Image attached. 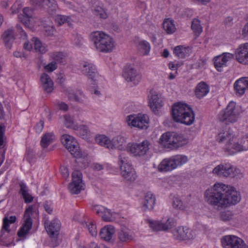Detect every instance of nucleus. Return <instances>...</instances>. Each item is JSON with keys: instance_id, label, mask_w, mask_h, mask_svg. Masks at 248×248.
Here are the masks:
<instances>
[{"instance_id": "1", "label": "nucleus", "mask_w": 248, "mask_h": 248, "mask_svg": "<svg viewBox=\"0 0 248 248\" xmlns=\"http://www.w3.org/2000/svg\"><path fill=\"white\" fill-rule=\"evenodd\" d=\"M216 140L219 143H225L224 149L230 155L248 150V135L238 139L230 128H226L220 132L216 137Z\"/></svg>"}, {"instance_id": "2", "label": "nucleus", "mask_w": 248, "mask_h": 248, "mask_svg": "<svg viewBox=\"0 0 248 248\" xmlns=\"http://www.w3.org/2000/svg\"><path fill=\"white\" fill-rule=\"evenodd\" d=\"M227 190V185L221 183H216L205 190L204 194L205 200L215 209L220 210L226 208L227 200H224V194Z\"/></svg>"}, {"instance_id": "3", "label": "nucleus", "mask_w": 248, "mask_h": 248, "mask_svg": "<svg viewBox=\"0 0 248 248\" xmlns=\"http://www.w3.org/2000/svg\"><path fill=\"white\" fill-rule=\"evenodd\" d=\"M172 116L176 122L189 125L195 120V116L191 108L186 104L178 103L172 108Z\"/></svg>"}, {"instance_id": "4", "label": "nucleus", "mask_w": 248, "mask_h": 248, "mask_svg": "<svg viewBox=\"0 0 248 248\" xmlns=\"http://www.w3.org/2000/svg\"><path fill=\"white\" fill-rule=\"evenodd\" d=\"M92 41L96 49L101 52L110 53L115 47L113 39L102 31H96L91 34Z\"/></svg>"}, {"instance_id": "5", "label": "nucleus", "mask_w": 248, "mask_h": 248, "mask_svg": "<svg viewBox=\"0 0 248 248\" xmlns=\"http://www.w3.org/2000/svg\"><path fill=\"white\" fill-rule=\"evenodd\" d=\"M239 115L238 108L235 103L230 102L226 108L221 110L218 115V119L226 124L236 122Z\"/></svg>"}, {"instance_id": "6", "label": "nucleus", "mask_w": 248, "mask_h": 248, "mask_svg": "<svg viewBox=\"0 0 248 248\" xmlns=\"http://www.w3.org/2000/svg\"><path fill=\"white\" fill-rule=\"evenodd\" d=\"M213 173L219 177H234L238 176L240 170L230 164H220L217 166L212 170Z\"/></svg>"}, {"instance_id": "7", "label": "nucleus", "mask_w": 248, "mask_h": 248, "mask_svg": "<svg viewBox=\"0 0 248 248\" xmlns=\"http://www.w3.org/2000/svg\"><path fill=\"white\" fill-rule=\"evenodd\" d=\"M61 141L67 150L74 157L80 158L82 154L80 151L79 144L76 139L72 136L64 134L62 136Z\"/></svg>"}, {"instance_id": "8", "label": "nucleus", "mask_w": 248, "mask_h": 248, "mask_svg": "<svg viewBox=\"0 0 248 248\" xmlns=\"http://www.w3.org/2000/svg\"><path fill=\"white\" fill-rule=\"evenodd\" d=\"M35 205L29 206L25 210L24 216V223L19 230L17 235L19 237H24L29 233L32 225L31 216L36 212Z\"/></svg>"}, {"instance_id": "9", "label": "nucleus", "mask_w": 248, "mask_h": 248, "mask_svg": "<svg viewBox=\"0 0 248 248\" xmlns=\"http://www.w3.org/2000/svg\"><path fill=\"white\" fill-rule=\"evenodd\" d=\"M149 142L146 140L141 143H129L127 144V152L136 157H143L147 155L149 151Z\"/></svg>"}, {"instance_id": "10", "label": "nucleus", "mask_w": 248, "mask_h": 248, "mask_svg": "<svg viewBox=\"0 0 248 248\" xmlns=\"http://www.w3.org/2000/svg\"><path fill=\"white\" fill-rule=\"evenodd\" d=\"M127 121L128 125L139 129H146L149 126V119L148 116L145 114L128 116Z\"/></svg>"}, {"instance_id": "11", "label": "nucleus", "mask_w": 248, "mask_h": 248, "mask_svg": "<svg viewBox=\"0 0 248 248\" xmlns=\"http://www.w3.org/2000/svg\"><path fill=\"white\" fill-rule=\"evenodd\" d=\"M82 173L78 170H75L72 173V182L69 185V190L72 194H78L83 189L82 181Z\"/></svg>"}, {"instance_id": "12", "label": "nucleus", "mask_w": 248, "mask_h": 248, "mask_svg": "<svg viewBox=\"0 0 248 248\" xmlns=\"http://www.w3.org/2000/svg\"><path fill=\"white\" fill-rule=\"evenodd\" d=\"M175 225V220L172 218H168L165 222L162 220L149 221L150 227L155 231H167L172 229Z\"/></svg>"}, {"instance_id": "13", "label": "nucleus", "mask_w": 248, "mask_h": 248, "mask_svg": "<svg viewBox=\"0 0 248 248\" xmlns=\"http://www.w3.org/2000/svg\"><path fill=\"white\" fill-rule=\"evenodd\" d=\"M174 238L178 240H186L194 238V232L188 227L180 226L176 228L173 232Z\"/></svg>"}, {"instance_id": "14", "label": "nucleus", "mask_w": 248, "mask_h": 248, "mask_svg": "<svg viewBox=\"0 0 248 248\" xmlns=\"http://www.w3.org/2000/svg\"><path fill=\"white\" fill-rule=\"evenodd\" d=\"M23 16L22 18L18 16L21 21L25 25V26L29 28H32L34 25H39L36 23L37 18L34 16L33 11L32 9L29 7H25L23 10Z\"/></svg>"}, {"instance_id": "15", "label": "nucleus", "mask_w": 248, "mask_h": 248, "mask_svg": "<svg viewBox=\"0 0 248 248\" xmlns=\"http://www.w3.org/2000/svg\"><path fill=\"white\" fill-rule=\"evenodd\" d=\"M123 76L128 82H132L135 84H138L142 78L140 73L130 65L124 69Z\"/></svg>"}, {"instance_id": "16", "label": "nucleus", "mask_w": 248, "mask_h": 248, "mask_svg": "<svg viewBox=\"0 0 248 248\" xmlns=\"http://www.w3.org/2000/svg\"><path fill=\"white\" fill-rule=\"evenodd\" d=\"M44 225L46 230L51 238L56 239L59 234L61 228V222L58 219H54L51 222L46 219L44 221Z\"/></svg>"}, {"instance_id": "17", "label": "nucleus", "mask_w": 248, "mask_h": 248, "mask_svg": "<svg viewBox=\"0 0 248 248\" xmlns=\"http://www.w3.org/2000/svg\"><path fill=\"white\" fill-rule=\"evenodd\" d=\"M236 61L244 65H248V43L241 44L235 51Z\"/></svg>"}, {"instance_id": "18", "label": "nucleus", "mask_w": 248, "mask_h": 248, "mask_svg": "<svg viewBox=\"0 0 248 248\" xmlns=\"http://www.w3.org/2000/svg\"><path fill=\"white\" fill-rule=\"evenodd\" d=\"M81 71L91 80L94 81L98 75L95 65L89 62H83L80 63Z\"/></svg>"}, {"instance_id": "19", "label": "nucleus", "mask_w": 248, "mask_h": 248, "mask_svg": "<svg viewBox=\"0 0 248 248\" xmlns=\"http://www.w3.org/2000/svg\"><path fill=\"white\" fill-rule=\"evenodd\" d=\"M227 192L224 194V200H227L226 207L230 204H235L240 202L241 197L240 193L233 187L227 186Z\"/></svg>"}, {"instance_id": "20", "label": "nucleus", "mask_w": 248, "mask_h": 248, "mask_svg": "<svg viewBox=\"0 0 248 248\" xmlns=\"http://www.w3.org/2000/svg\"><path fill=\"white\" fill-rule=\"evenodd\" d=\"M234 57V55L228 52L222 53L214 58L215 67L218 71H221L222 68L226 66L227 62L232 59Z\"/></svg>"}, {"instance_id": "21", "label": "nucleus", "mask_w": 248, "mask_h": 248, "mask_svg": "<svg viewBox=\"0 0 248 248\" xmlns=\"http://www.w3.org/2000/svg\"><path fill=\"white\" fill-rule=\"evenodd\" d=\"M149 104L153 111L157 114L158 109L160 108L163 105L162 99L160 95H159L155 92L151 93L149 96Z\"/></svg>"}, {"instance_id": "22", "label": "nucleus", "mask_w": 248, "mask_h": 248, "mask_svg": "<svg viewBox=\"0 0 248 248\" xmlns=\"http://www.w3.org/2000/svg\"><path fill=\"white\" fill-rule=\"evenodd\" d=\"M156 202L155 196L151 192L146 193L142 203L141 209L144 212L152 211Z\"/></svg>"}, {"instance_id": "23", "label": "nucleus", "mask_w": 248, "mask_h": 248, "mask_svg": "<svg viewBox=\"0 0 248 248\" xmlns=\"http://www.w3.org/2000/svg\"><path fill=\"white\" fill-rule=\"evenodd\" d=\"M233 88L237 95L241 96L248 90V77H243L237 79L234 83Z\"/></svg>"}, {"instance_id": "24", "label": "nucleus", "mask_w": 248, "mask_h": 248, "mask_svg": "<svg viewBox=\"0 0 248 248\" xmlns=\"http://www.w3.org/2000/svg\"><path fill=\"white\" fill-rule=\"evenodd\" d=\"M209 92V86L204 81L199 82L194 89V94L197 98L201 99L206 96Z\"/></svg>"}, {"instance_id": "25", "label": "nucleus", "mask_w": 248, "mask_h": 248, "mask_svg": "<svg viewBox=\"0 0 248 248\" xmlns=\"http://www.w3.org/2000/svg\"><path fill=\"white\" fill-rule=\"evenodd\" d=\"M174 133L166 132L162 135L159 139V143L165 148H174Z\"/></svg>"}, {"instance_id": "26", "label": "nucleus", "mask_w": 248, "mask_h": 248, "mask_svg": "<svg viewBox=\"0 0 248 248\" xmlns=\"http://www.w3.org/2000/svg\"><path fill=\"white\" fill-rule=\"evenodd\" d=\"M120 170L123 177L126 181L133 182L136 180L137 175L131 165L124 167H123Z\"/></svg>"}, {"instance_id": "27", "label": "nucleus", "mask_w": 248, "mask_h": 248, "mask_svg": "<svg viewBox=\"0 0 248 248\" xmlns=\"http://www.w3.org/2000/svg\"><path fill=\"white\" fill-rule=\"evenodd\" d=\"M16 33L12 28L6 30L2 35V38L6 47L10 49L15 39Z\"/></svg>"}, {"instance_id": "28", "label": "nucleus", "mask_w": 248, "mask_h": 248, "mask_svg": "<svg viewBox=\"0 0 248 248\" xmlns=\"http://www.w3.org/2000/svg\"><path fill=\"white\" fill-rule=\"evenodd\" d=\"M239 239V237L235 235H225L221 239L222 246L223 248H234Z\"/></svg>"}, {"instance_id": "29", "label": "nucleus", "mask_w": 248, "mask_h": 248, "mask_svg": "<svg viewBox=\"0 0 248 248\" xmlns=\"http://www.w3.org/2000/svg\"><path fill=\"white\" fill-rule=\"evenodd\" d=\"M175 163H173L171 157L164 159L158 166V170L164 172L171 171L175 169Z\"/></svg>"}, {"instance_id": "30", "label": "nucleus", "mask_w": 248, "mask_h": 248, "mask_svg": "<svg viewBox=\"0 0 248 248\" xmlns=\"http://www.w3.org/2000/svg\"><path fill=\"white\" fill-rule=\"evenodd\" d=\"M115 228L111 225H107L102 228L99 232V236L102 239L109 241L115 233Z\"/></svg>"}, {"instance_id": "31", "label": "nucleus", "mask_w": 248, "mask_h": 248, "mask_svg": "<svg viewBox=\"0 0 248 248\" xmlns=\"http://www.w3.org/2000/svg\"><path fill=\"white\" fill-rule=\"evenodd\" d=\"M40 80L45 91L47 93H51L53 88V82L50 77L46 73H43L40 77Z\"/></svg>"}, {"instance_id": "32", "label": "nucleus", "mask_w": 248, "mask_h": 248, "mask_svg": "<svg viewBox=\"0 0 248 248\" xmlns=\"http://www.w3.org/2000/svg\"><path fill=\"white\" fill-rule=\"evenodd\" d=\"M126 143L124 138L122 136H118L115 137L111 140L110 149H112L116 148L119 150H122L124 149Z\"/></svg>"}, {"instance_id": "33", "label": "nucleus", "mask_w": 248, "mask_h": 248, "mask_svg": "<svg viewBox=\"0 0 248 248\" xmlns=\"http://www.w3.org/2000/svg\"><path fill=\"white\" fill-rule=\"evenodd\" d=\"M55 140V136L53 132H46L43 135L40 141V145L43 148H46Z\"/></svg>"}, {"instance_id": "34", "label": "nucleus", "mask_w": 248, "mask_h": 248, "mask_svg": "<svg viewBox=\"0 0 248 248\" xmlns=\"http://www.w3.org/2000/svg\"><path fill=\"white\" fill-rule=\"evenodd\" d=\"M41 25L43 26L45 29V33L46 35L49 36H53L56 32V30L53 25V23L50 19L47 17L45 20V23L41 21Z\"/></svg>"}, {"instance_id": "35", "label": "nucleus", "mask_w": 248, "mask_h": 248, "mask_svg": "<svg viewBox=\"0 0 248 248\" xmlns=\"http://www.w3.org/2000/svg\"><path fill=\"white\" fill-rule=\"evenodd\" d=\"M163 28L168 34H171L175 32L176 28L173 20L170 18H167L163 23Z\"/></svg>"}, {"instance_id": "36", "label": "nucleus", "mask_w": 248, "mask_h": 248, "mask_svg": "<svg viewBox=\"0 0 248 248\" xmlns=\"http://www.w3.org/2000/svg\"><path fill=\"white\" fill-rule=\"evenodd\" d=\"M74 130L76 134L82 139H87L90 136V130L86 125H77L74 127Z\"/></svg>"}, {"instance_id": "37", "label": "nucleus", "mask_w": 248, "mask_h": 248, "mask_svg": "<svg viewBox=\"0 0 248 248\" xmlns=\"http://www.w3.org/2000/svg\"><path fill=\"white\" fill-rule=\"evenodd\" d=\"M44 6H42L47 9L49 15H53L56 11L58 5L55 0H45Z\"/></svg>"}, {"instance_id": "38", "label": "nucleus", "mask_w": 248, "mask_h": 248, "mask_svg": "<svg viewBox=\"0 0 248 248\" xmlns=\"http://www.w3.org/2000/svg\"><path fill=\"white\" fill-rule=\"evenodd\" d=\"M118 238L122 242H126L133 238L130 231L126 228H122L118 233Z\"/></svg>"}, {"instance_id": "39", "label": "nucleus", "mask_w": 248, "mask_h": 248, "mask_svg": "<svg viewBox=\"0 0 248 248\" xmlns=\"http://www.w3.org/2000/svg\"><path fill=\"white\" fill-rule=\"evenodd\" d=\"M20 187L19 193L22 195L25 202L30 203L31 202L33 198L29 193L28 188L26 185L23 183L20 184Z\"/></svg>"}, {"instance_id": "40", "label": "nucleus", "mask_w": 248, "mask_h": 248, "mask_svg": "<svg viewBox=\"0 0 248 248\" xmlns=\"http://www.w3.org/2000/svg\"><path fill=\"white\" fill-rule=\"evenodd\" d=\"M32 41L33 42L34 47L36 51L44 54L47 51L46 46L42 44L41 41L37 38L33 37Z\"/></svg>"}, {"instance_id": "41", "label": "nucleus", "mask_w": 248, "mask_h": 248, "mask_svg": "<svg viewBox=\"0 0 248 248\" xmlns=\"http://www.w3.org/2000/svg\"><path fill=\"white\" fill-rule=\"evenodd\" d=\"M174 148L183 146L188 142V139L182 135L174 133Z\"/></svg>"}, {"instance_id": "42", "label": "nucleus", "mask_w": 248, "mask_h": 248, "mask_svg": "<svg viewBox=\"0 0 248 248\" xmlns=\"http://www.w3.org/2000/svg\"><path fill=\"white\" fill-rule=\"evenodd\" d=\"M95 141L99 145L110 149L111 140L105 135H99L95 137Z\"/></svg>"}, {"instance_id": "43", "label": "nucleus", "mask_w": 248, "mask_h": 248, "mask_svg": "<svg viewBox=\"0 0 248 248\" xmlns=\"http://www.w3.org/2000/svg\"><path fill=\"white\" fill-rule=\"evenodd\" d=\"M68 97L70 100L79 103H83L85 99V96L79 92L76 93L69 92L68 93Z\"/></svg>"}, {"instance_id": "44", "label": "nucleus", "mask_w": 248, "mask_h": 248, "mask_svg": "<svg viewBox=\"0 0 248 248\" xmlns=\"http://www.w3.org/2000/svg\"><path fill=\"white\" fill-rule=\"evenodd\" d=\"M138 49L140 53L142 55H147L150 50L149 43L146 41H141L139 43Z\"/></svg>"}, {"instance_id": "45", "label": "nucleus", "mask_w": 248, "mask_h": 248, "mask_svg": "<svg viewBox=\"0 0 248 248\" xmlns=\"http://www.w3.org/2000/svg\"><path fill=\"white\" fill-rule=\"evenodd\" d=\"M173 163H175V168L186 163L188 161L187 156L185 155H178L171 157Z\"/></svg>"}, {"instance_id": "46", "label": "nucleus", "mask_w": 248, "mask_h": 248, "mask_svg": "<svg viewBox=\"0 0 248 248\" xmlns=\"http://www.w3.org/2000/svg\"><path fill=\"white\" fill-rule=\"evenodd\" d=\"M187 51V50L186 47L178 46L174 48L173 53L179 58H184L188 55Z\"/></svg>"}, {"instance_id": "47", "label": "nucleus", "mask_w": 248, "mask_h": 248, "mask_svg": "<svg viewBox=\"0 0 248 248\" xmlns=\"http://www.w3.org/2000/svg\"><path fill=\"white\" fill-rule=\"evenodd\" d=\"M191 29L197 36H199L202 32V27L199 19L195 18L193 20L191 24Z\"/></svg>"}, {"instance_id": "48", "label": "nucleus", "mask_w": 248, "mask_h": 248, "mask_svg": "<svg viewBox=\"0 0 248 248\" xmlns=\"http://www.w3.org/2000/svg\"><path fill=\"white\" fill-rule=\"evenodd\" d=\"M118 163L120 169L123 167L131 165V162L128 157L124 153H121L119 155Z\"/></svg>"}, {"instance_id": "49", "label": "nucleus", "mask_w": 248, "mask_h": 248, "mask_svg": "<svg viewBox=\"0 0 248 248\" xmlns=\"http://www.w3.org/2000/svg\"><path fill=\"white\" fill-rule=\"evenodd\" d=\"M55 20L59 26H61L66 23H67L68 25H70L71 24V19L70 17L66 16L57 15L55 17Z\"/></svg>"}, {"instance_id": "50", "label": "nucleus", "mask_w": 248, "mask_h": 248, "mask_svg": "<svg viewBox=\"0 0 248 248\" xmlns=\"http://www.w3.org/2000/svg\"><path fill=\"white\" fill-rule=\"evenodd\" d=\"M173 207L177 209L185 210L186 206L179 197H174L172 202Z\"/></svg>"}, {"instance_id": "51", "label": "nucleus", "mask_w": 248, "mask_h": 248, "mask_svg": "<svg viewBox=\"0 0 248 248\" xmlns=\"http://www.w3.org/2000/svg\"><path fill=\"white\" fill-rule=\"evenodd\" d=\"M50 57L51 58L60 63L63 62V60L64 59V56L62 52H55L51 53Z\"/></svg>"}, {"instance_id": "52", "label": "nucleus", "mask_w": 248, "mask_h": 248, "mask_svg": "<svg viewBox=\"0 0 248 248\" xmlns=\"http://www.w3.org/2000/svg\"><path fill=\"white\" fill-rule=\"evenodd\" d=\"M64 124L68 128L74 129V127L77 125L74 124L73 118L69 115L64 116Z\"/></svg>"}, {"instance_id": "53", "label": "nucleus", "mask_w": 248, "mask_h": 248, "mask_svg": "<svg viewBox=\"0 0 248 248\" xmlns=\"http://www.w3.org/2000/svg\"><path fill=\"white\" fill-rule=\"evenodd\" d=\"M94 14L101 18L105 19L107 17V15L104 9L100 7H97L94 10Z\"/></svg>"}, {"instance_id": "54", "label": "nucleus", "mask_w": 248, "mask_h": 248, "mask_svg": "<svg viewBox=\"0 0 248 248\" xmlns=\"http://www.w3.org/2000/svg\"><path fill=\"white\" fill-rule=\"evenodd\" d=\"M102 219L105 221H112L114 218L112 217V213L110 210L106 208V211L102 216Z\"/></svg>"}, {"instance_id": "55", "label": "nucleus", "mask_w": 248, "mask_h": 248, "mask_svg": "<svg viewBox=\"0 0 248 248\" xmlns=\"http://www.w3.org/2000/svg\"><path fill=\"white\" fill-rule=\"evenodd\" d=\"M22 7V3L20 1L17 0L12 5L11 8L12 14L17 13Z\"/></svg>"}, {"instance_id": "56", "label": "nucleus", "mask_w": 248, "mask_h": 248, "mask_svg": "<svg viewBox=\"0 0 248 248\" xmlns=\"http://www.w3.org/2000/svg\"><path fill=\"white\" fill-rule=\"evenodd\" d=\"M106 208L103 206L95 205L93 206V210L95 212L96 214L102 217L103 213H104L106 211Z\"/></svg>"}, {"instance_id": "57", "label": "nucleus", "mask_w": 248, "mask_h": 248, "mask_svg": "<svg viewBox=\"0 0 248 248\" xmlns=\"http://www.w3.org/2000/svg\"><path fill=\"white\" fill-rule=\"evenodd\" d=\"M87 226L90 233L93 236H96L97 231L96 225L93 222H91L88 225L87 224Z\"/></svg>"}, {"instance_id": "58", "label": "nucleus", "mask_w": 248, "mask_h": 248, "mask_svg": "<svg viewBox=\"0 0 248 248\" xmlns=\"http://www.w3.org/2000/svg\"><path fill=\"white\" fill-rule=\"evenodd\" d=\"M44 127V121L43 120H40L34 127L35 132L37 133H40Z\"/></svg>"}, {"instance_id": "59", "label": "nucleus", "mask_w": 248, "mask_h": 248, "mask_svg": "<svg viewBox=\"0 0 248 248\" xmlns=\"http://www.w3.org/2000/svg\"><path fill=\"white\" fill-rule=\"evenodd\" d=\"M57 68V63L55 62H52L46 65L44 67L46 71L51 72L56 69Z\"/></svg>"}, {"instance_id": "60", "label": "nucleus", "mask_w": 248, "mask_h": 248, "mask_svg": "<svg viewBox=\"0 0 248 248\" xmlns=\"http://www.w3.org/2000/svg\"><path fill=\"white\" fill-rule=\"evenodd\" d=\"M43 206L45 211L49 214H52L53 208L52 207V203L50 202L46 201L43 203Z\"/></svg>"}, {"instance_id": "61", "label": "nucleus", "mask_w": 248, "mask_h": 248, "mask_svg": "<svg viewBox=\"0 0 248 248\" xmlns=\"http://www.w3.org/2000/svg\"><path fill=\"white\" fill-rule=\"evenodd\" d=\"M10 222L9 221V219L7 217L4 218L3 220V226L1 230V232L3 233L4 231L9 232L10 230L9 229Z\"/></svg>"}, {"instance_id": "62", "label": "nucleus", "mask_w": 248, "mask_h": 248, "mask_svg": "<svg viewBox=\"0 0 248 248\" xmlns=\"http://www.w3.org/2000/svg\"><path fill=\"white\" fill-rule=\"evenodd\" d=\"M220 217L224 221L229 220L232 218L231 214L229 212H222L220 214Z\"/></svg>"}, {"instance_id": "63", "label": "nucleus", "mask_w": 248, "mask_h": 248, "mask_svg": "<svg viewBox=\"0 0 248 248\" xmlns=\"http://www.w3.org/2000/svg\"><path fill=\"white\" fill-rule=\"evenodd\" d=\"M234 248H248V246L245 243L243 240L239 238Z\"/></svg>"}, {"instance_id": "64", "label": "nucleus", "mask_w": 248, "mask_h": 248, "mask_svg": "<svg viewBox=\"0 0 248 248\" xmlns=\"http://www.w3.org/2000/svg\"><path fill=\"white\" fill-rule=\"evenodd\" d=\"M33 5L38 6L39 7L44 6V3L45 0H30Z\"/></svg>"}]
</instances>
